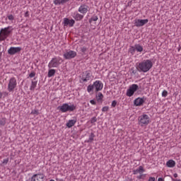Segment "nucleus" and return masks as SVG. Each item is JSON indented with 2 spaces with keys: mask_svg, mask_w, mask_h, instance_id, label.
<instances>
[{
  "mask_svg": "<svg viewBox=\"0 0 181 181\" xmlns=\"http://www.w3.org/2000/svg\"><path fill=\"white\" fill-rule=\"evenodd\" d=\"M152 66H153V64L151 59H145L139 64L138 69L139 71L143 73H148L152 69Z\"/></svg>",
  "mask_w": 181,
  "mask_h": 181,
  "instance_id": "nucleus-1",
  "label": "nucleus"
},
{
  "mask_svg": "<svg viewBox=\"0 0 181 181\" xmlns=\"http://www.w3.org/2000/svg\"><path fill=\"white\" fill-rule=\"evenodd\" d=\"M104 87V84L100 81H95L93 85H88L87 88L88 93H91V91H93L94 90L95 91H101L103 90V88Z\"/></svg>",
  "mask_w": 181,
  "mask_h": 181,
  "instance_id": "nucleus-2",
  "label": "nucleus"
},
{
  "mask_svg": "<svg viewBox=\"0 0 181 181\" xmlns=\"http://www.w3.org/2000/svg\"><path fill=\"white\" fill-rule=\"evenodd\" d=\"M63 63V59L60 57H53L48 64V69H57Z\"/></svg>",
  "mask_w": 181,
  "mask_h": 181,
  "instance_id": "nucleus-3",
  "label": "nucleus"
},
{
  "mask_svg": "<svg viewBox=\"0 0 181 181\" xmlns=\"http://www.w3.org/2000/svg\"><path fill=\"white\" fill-rule=\"evenodd\" d=\"M138 122L140 127H146V125L151 124V117L146 114L141 115L138 118Z\"/></svg>",
  "mask_w": 181,
  "mask_h": 181,
  "instance_id": "nucleus-4",
  "label": "nucleus"
},
{
  "mask_svg": "<svg viewBox=\"0 0 181 181\" xmlns=\"http://www.w3.org/2000/svg\"><path fill=\"white\" fill-rule=\"evenodd\" d=\"M58 110L61 112H72V111H74L76 110V105H69V103H64L62 105L58 107Z\"/></svg>",
  "mask_w": 181,
  "mask_h": 181,
  "instance_id": "nucleus-5",
  "label": "nucleus"
},
{
  "mask_svg": "<svg viewBox=\"0 0 181 181\" xmlns=\"http://www.w3.org/2000/svg\"><path fill=\"white\" fill-rule=\"evenodd\" d=\"M13 29L12 27L8 26L7 28H1L0 31V37H1L2 40H5L9 35H11V33L12 32Z\"/></svg>",
  "mask_w": 181,
  "mask_h": 181,
  "instance_id": "nucleus-6",
  "label": "nucleus"
},
{
  "mask_svg": "<svg viewBox=\"0 0 181 181\" xmlns=\"http://www.w3.org/2000/svg\"><path fill=\"white\" fill-rule=\"evenodd\" d=\"M139 88V86H138L137 84H132V86H129V89H127L126 95L127 97H132L134 94H135L136 91H138Z\"/></svg>",
  "mask_w": 181,
  "mask_h": 181,
  "instance_id": "nucleus-7",
  "label": "nucleus"
},
{
  "mask_svg": "<svg viewBox=\"0 0 181 181\" xmlns=\"http://www.w3.org/2000/svg\"><path fill=\"white\" fill-rule=\"evenodd\" d=\"M76 56H77V52H76V51H73V50H67L63 54V57L66 60H70L71 59H74V57H76Z\"/></svg>",
  "mask_w": 181,
  "mask_h": 181,
  "instance_id": "nucleus-8",
  "label": "nucleus"
},
{
  "mask_svg": "<svg viewBox=\"0 0 181 181\" xmlns=\"http://www.w3.org/2000/svg\"><path fill=\"white\" fill-rule=\"evenodd\" d=\"M16 78H11L8 85V90L10 93L15 90L16 88Z\"/></svg>",
  "mask_w": 181,
  "mask_h": 181,
  "instance_id": "nucleus-9",
  "label": "nucleus"
},
{
  "mask_svg": "<svg viewBox=\"0 0 181 181\" xmlns=\"http://www.w3.org/2000/svg\"><path fill=\"white\" fill-rule=\"evenodd\" d=\"M149 22V20L148 19H135L134 20V25L136 26V28H141V26H144Z\"/></svg>",
  "mask_w": 181,
  "mask_h": 181,
  "instance_id": "nucleus-10",
  "label": "nucleus"
},
{
  "mask_svg": "<svg viewBox=\"0 0 181 181\" xmlns=\"http://www.w3.org/2000/svg\"><path fill=\"white\" fill-rule=\"evenodd\" d=\"M30 181H45V174L37 173L33 175L30 178Z\"/></svg>",
  "mask_w": 181,
  "mask_h": 181,
  "instance_id": "nucleus-11",
  "label": "nucleus"
},
{
  "mask_svg": "<svg viewBox=\"0 0 181 181\" xmlns=\"http://www.w3.org/2000/svg\"><path fill=\"white\" fill-rule=\"evenodd\" d=\"M22 50V47H11L8 49V54H11V56H13V54H16V53H19Z\"/></svg>",
  "mask_w": 181,
  "mask_h": 181,
  "instance_id": "nucleus-12",
  "label": "nucleus"
},
{
  "mask_svg": "<svg viewBox=\"0 0 181 181\" xmlns=\"http://www.w3.org/2000/svg\"><path fill=\"white\" fill-rule=\"evenodd\" d=\"M145 101H146V98L145 97L137 98L134 100V105H136V107H141V105H144Z\"/></svg>",
  "mask_w": 181,
  "mask_h": 181,
  "instance_id": "nucleus-13",
  "label": "nucleus"
},
{
  "mask_svg": "<svg viewBox=\"0 0 181 181\" xmlns=\"http://www.w3.org/2000/svg\"><path fill=\"white\" fill-rule=\"evenodd\" d=\"M78 11L80 13H82V15H86V13H87V12H88V6L86 5V4H82L79 6Z\"/></svg>",
  "mask_w": 181,
  "mask_h": 181,
  "instance_id": "nucleus-14",
  "label": "nucleus"
},
{
  "mask_svg": "<svg viewBox=\"0 0 181 181\" xmlns=\"http://www.w3.org/2000/svg\"><path fill=\"white\" fill-rule=\"evenodd\" d=\"M74 23H76V21L74 19L69 20V18H66L64 19V26H67V25H69L70 28H73V26H74Z\"/></svg>",
  "mask_w": 181,
  "mask_h": 181,
  "instance_id": "nucleus-15",
  "label": "nucleus"
},
{
  "mask_svg": "<svg viewBox=\"0 0 181 181\" xmlns=\"http://www.w3.org/2000/svg\"><path fill=\"white\" fill-rule=\"evenodd\" d=\"M76 122H77V117H73L72 119L68 120V122L66 124V127L67 128H71L72 127H74V125H76Z\"/></svg>",
  "mask_w": 181,
  "mask_h": 181,
  "instance_id": "nucleus-16",
  "label": "nucleus"
},
{
  "mask_svg": "<svg viewBox=\"0 0 181 181\" xmlns=\"http://www.w3.org/2000/svg\"><path fill=\"white\" fill-rule=\"evenodd\" d=\"M72 17L75 21H82L83 18H84V15L78 13V12L75 11L72 13Z\"/></svg>",
  "mask_w": 181,
  "mask_h": 181,
  "instance_id": "nucleus-17",
  "label": "nucleus"
},
{
  "mask_svg": "<svg viewBox=\"0 0 181 181\" xmlns=\"http://www.w3.org/2000/svg\"><path fill=\"white\" fill-rule=\"evenodd\" d=\"M90 78H91V72L87 71L83 74V76L82 77V81L86 83V81H88Z\"/></svg>",
  "mask_w": 181,
  "mask_h": 181,
  "instance_id": "nucleus-18",
  "label": "nucleus"
},
{
  "mask_svg": "<svg viewBox=\"0 0 181 181\" xmlns=\"http://www.w3.org/2000/svg\"><path fill=\"white\" fill-rule=\"evenodd\" d=\"M144 172H145V169H144L142 165H140L138 168L133 171V175H138V173L141 175V173H144Z\"/></svg>",
  "mask_w": 181,
  "mask_h": 181,
  "instance_id": "nucleus-19",
  "label": "nucleus"
},
{
  "mask_svg": "<svg viewBox=\"0 0 181 181\" xmlns=\"http://www.w3.org/2000/svg\"><path fill=\"white\" fill-rule=\"evenodd\" d=\"M70 0H54V5H64L67 4Z\"/></svg>",
  "mask_w": 181,
  "mask_h": 181,
  "instance_id": "nucleus-20",
  "label": "nucleus"
},
{
  "mask_svg": "<svg viewBox=\"0 0 181 181\" xmlns=\"http://www.w3.org/2000/svg\"><path fill=\"white\" fill-rule=\"evenodd\" d=\"M166 166H168V168H175V166H176V162L173 160H169L166 163Z\"/></svg>",
  "mask_w": 181,
  "mask_h": 181,
  "instance_id": "nucleus-21",
  "label": "nucleus"
},
{
  "mask_svg": "<svg viewBox=\"0 0 181 181\" xmlns=\"http://www.w3.org/2000/svg\"><path fill=\"white\" fill-rule=\"evenodd\" d=\"M134 47L136 49V51L138 53H141V52H144V47H142L141 45L139 44H136L134 45Z\"/></svg>",
  "mask_w": 181,
  "mask_h": 181,
  "instance_id": "nucleus-22",
  "label": "nucleus"
},
{
  "mask_svg": "<svg viewBox=\"0 0 181 181\" xmlns=\"http://www.w3.org/2000/svg\"><path fill=\"white\" fill-rule=\"evenodd\" d=\"M94 138H95V135H94V133H90L88 139L86 140L85 142H87L88 144H91L93 141H94Z\"/></svg>",
  "mask_w": 181,
  "mask_h": 181,
  "instance_id": "nucleus-23",
  "label": "nucleus"
},
{
  "mask_svg": "<svg viewBox=\"0 0 181 181\" xmlns=\"http://www.w3.org/2000/svg\"><path fill=\"white\" fill-rule=\"evenodd\" d=\"M50 69L48 71L47 77H53L54 74H56V69H53L52 68H49Z\"/></svg>",
  "mask_w": 181,
  "mask_h": 181,
  "instance_id": "nucleus-24",
  "label": "nucleus"
},
{
  "mask_svg": "<svg viewBox=\"0 0 181 181\" xmlns=\"http://www.w3.org/2000/svg\"><path fill=\"white\" fill-rule=\"evenodd\" d=\"M103 98H104V95H103V93H98L96 95V100L97 101H98V103H101Z\"/></svg>",
  "mask_w": 181,
  "mask_h": 181,
  "instance_id": "nucleus-25",
  "label": "nucleus"
},
{
  "mask_svg": "<svg viewBox=\"0 0 181 181\" xmlns=\"http://www.w3.org/2000/svg\"><path fill=\"white\" fill-rule=\"evenodd\" d=\"M36 86H37V81H32L30 90H31V91H33V90L36 88Z\"/></svg>",
  "mask_w": 181,
  "mask_h": 181,
  "instance_id": "nucleus-26",
  "label": "nucleus"
},
{
  "mask_svg": "<svg viewBox=\"0 0 181 181\" xmlns=\"http://www.w3.org/2000/svg\"><path fill=\"white\" fill-rule=\"evenodd\" d=\"M6 124V119L3 118L0 120V125L1 127H4V125H5Z\"/></svg>",
  "mask_w": 181,
  "mask_h": 181,
  "instance_id": "nucleus-27",
  "label": "nucleus"
},
{
  "mask_svg": "<svg viewBox=\"0 0 181 181\" xmlns=\"http://www.w3.org/2000/svg\"><path fill=\"white\" fill-rule=\"evenodd\" d=\"M145 177H146V174H140L139 176H137V179H142L144 180Z\"/></svg>",
  "mask_w": 181,
  "mask_h": 181,
  "instance_id": "nucleus-28",
  "label": "nucleus"
},
{
  "mask_svg": "<svg viewBox=\"0 0 181 181\" xmlns=\"http://www.w3.org/2000/svg\"><path fill=\"white\" fill-rule=\"evenodd\" d=\"M8 21H11L12 22V21H14L15 17L13 16V15L10 14L7 16Z\"/></svg>",
  "mask_w": 181,
  "mask_h": 181,
  "instance_id": "nucleus-29",
  "label": "nucleus"
},
{
  "mask_svg": "<svg viewBox=\"0 0 181 181\" xmlns=\"http://www.w3.org/2000/svg\"><path fill=\"white\" fill-rule=\"evenodd\" d=\"M31 114H33V115H39V110H33L31 111Z\"/></svg>",
  "mask_w": 181,
  "mask_h": 181,
  "instance_id": "nucleus-30",
  "label": "nucleus"
},
{
  "mask_svg": "<svg viewBox=\"0 0 181 181\" xmlns=\"http://www.w3.org/2000/svg\"><path fill=\"white\" fill-rule=\"evenodd\" d=\"M135 52H136V49H135V45H134V47H132L130 48V53H132V54H134Z\"/></svg>",
  "mask_w": 181,
  "mask_h": 181,
  "instance_id": "nucleus-31",
  "label": "nucleus"
},
{
  "mask_svg": "<svg viewBox=\"0 0 181 181\" xmlns=\"http://www.w3.org/2000/svg\"><path fill=\"white\" fill-rule=\"evenodd\" d=\"M108 110H110V107H108V106H105V107H103L102 108V111H103V112H107V111H108Z\"/></svg>",
  "mask_w": 181,
  "mask_h": 181,
  "instance_id": "nucleus-32",
  "label": "nucleus"
},
{
  "mask_svg": "<svg viewBox=\"0 0 181 181\" xmlns=\"http://www.w3.org/2000/svg\"><path fill=\"white\" fill-rule=\"evenodd\" d=\"M91 21H93V22H97V21H98V16L92 17L90 20V22H91Z\"/></svg>",
  "mask_w": 181,
  "mask_h": 181,
  "instance_id": "nucleus-33",
  "label": "nucleus"
},
{
  "mask_svg": "<svg viewBox=\"0 0 181 181\" xmlns=\"http://www.w3.org/2000/svg\"><path fill=\"white\" fill-rule=\"evenodd\" d=\"M95 122H97V117H95L90 119L91 124H95Z\"/></svg>",
  "mask_w": 181,
  "mask_h": 181,
  "instance_id": "nucleus-34",
  "label": "nucleus"
},
{
  "mask_svg": "<svg viewBox=\"0 0 181 181\" xmlns=\"http://www.w3.org/2000/svg\"><path fill=\"white\" fill-rule=\"evenodd\" d=\"M162 97H168V90H164L162 92Z\"/></svg>",
  "mask_w": 181,
  "mask_h": 181,
  "instance_id": "nucleus-35",
  "label": "nucleus"
},
{
  "mask_svg": "<svg viewBox=\"0 0 181 181\" xmlns=\"http://www.w3.org/2000/svg\"><path fill=\"white\" fill-rule=\"evenodd\" d=\"M8 162H9V158H6L3 160L2 163L3 165H7Z\"/></svg>",
  "mask_w": 181,
  "mask_h": 181,
  "instance_id": "nucleus-36",
  "label": "nucleus"
},
{
  "mask_svg": "<svg viewBox=\"0 0 181 181\" xmlns=\"http://www.w3.org/2000/svg\"><path fill=\"white\" fill-rule=\"evenodd\" d=\"M81 51L82 52V53H86V52H87V48L85 47H83L81 48Z\"/></svg>",
  "mask_w": 181,
  "mask_h": 181,
  "instance_id": "nucleus-37",
  "label": "nucleus"
},
{
  "mask_svg": "<svg viewBox=\"0 0 181 181\" xmlns=\"http://www.w3.org/2000/svg\"><path fill=\"white\" fill-rule=\"evenodd\" d=\"M112 107H117V100H113L112 102Z\"/></svg>",
  "mask_w": 181,
  "mask_h": 181,
  "instance_id": "nucleus-38",
  "label": "nucleus"
},
{
  "mask_svg": "<svg viewBox=\"0 0 181 181\" xmlns=\"http://www.w3.org/2000/svg\"><path fill=\"white\" fill-rule=\"evenodd\" d=\"M35 72H31V73L29 74V77H30V78L35 77Z\"/></svg>",
  "mask_w": 181,
  "mask_h": 181,
  "instance_id": "nucleus-39",
  "label": "nucleus"
},
{
  "mask_svg": "<svg viewBox=\"0 0 181 181\" xmlns=\"http://www.w3.org/2000/svg\"><path fill=\"white\" fill-rule=\"evenodd\" d=\"M90 104H92V105H95V100H90Z\"/></svg>",
  "mask_w": 181,
  "mask_h": 181,
  "instance_id": "nucleus-40",
  "label": "nucleus"
},
{
  "mask_svg": "<svg viewBox=\"0 0 181 181\" xmlns=\"http://www.w3.org/2000/svg\"><path fill=\"white\" fill-rule=\"evenodd\" d=\"M148 181H155V177H150L148 178Z\"/></svg>",
  "mask_w": 181,
  "mask_h": 181,
  "instance_id": "nucleus-41",
  "label": "nucleus"
},
{
  "mask_svg": "<svg viewBox=\"0 0 181 181\" xmlns=\"http://www.w3.org/2000/svg\"><path fill=\"white\" fill-rule=\"evenodd\" d=\"M171 179H172V180H173V181H181L180 180H179V179H173V177H171Z\"/></svg>",
  "mask_w": 181,
  "mask_h": 181,
  "instance_id": "nucleus-42",
  "label": "nucleus"
},
{
  "mask_svg": "<svg viewBox=\"0 0 181 181\" xmlns=\"http://www.w3.org/2000/svg\"><path fill=\"white\" fill-rule=\"evenodd\" d=\"M177 176H178V175H177V173H175V174L173 175V177H177Z\"/></svg>",
  "mask_w": 181,
  "mask_h": 181,
  "instance_id": "nucleus-43",
  "label": "nucleus"
},
{
  "mask_svg": "<svg viewBox=\"0 0 181 181\" xmlns=\"http://www.w3.org/2000/svg\"><path fill=\"white\" fill-rule=\"evenodd\" d=\"M2 98V93L0 91V99Z\"/></svg>",
  "mask_w": 181,
  "mask_h": 181,
  "instance_id": "nucleus-44",
  "label": "nucleus"
},
{
  "mask_svg": "<svg viewBox=\"0 0 181 181\" xmlns=\"http://www.w3.org/2000/svg\"><path fill=\"white\" fill-rule=\"evenodd\" d=\"M158 181H163V179L160 177V178H158Z\"/></svg>",
  "mask_w": 181,
  "mask_h": 181,
  "instance_id": "nucleus-45",
  "label": "nucleus"
},
{
  "mask_svg": "<svg viewBox=\"0 0 181 181\" xmlns=\"http://www.w3.org/2000/svg\"><path fill=\"white\" fill-rule=\"evenodd\" d=\"M1 47H2V46H1V45H0V52H1Z\"/></svg>",
  "mask_w": 181,
  "mask_h": 181,
  "instance_id": "nucleus-46",
  "label": "nucleus"
}]
</instances>
